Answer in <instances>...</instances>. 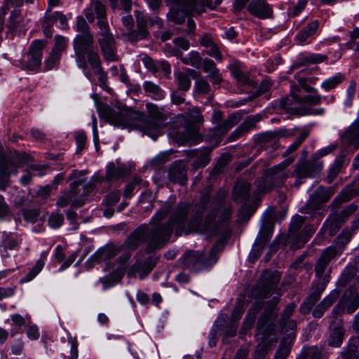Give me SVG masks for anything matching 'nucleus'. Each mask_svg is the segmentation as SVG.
Masks as SVG:
<instances>
[{
	"instance_id": "33",
	"label": "nucleus",
	"mask_w": 359,
	"mask_h": 359,
	"mask_svg": "<svg viewBox=\"0 0 359 359\" xmlns=\"http://www.w3.org/2000/svg\"><path fill=\"white\" fill-rule=\"evenodd\" d=\"M88 64L90 65L93 73L98 76L100 86L104 89L108 90V88L106 86L107 76L101 67L100 58H97V60H95V62H90Z\"/></svg>"
},
{
	"instance_id": "6",
	"label": "nucleus",
	"mask_w": 359,
	"mask_h": 359,
	"mask_svg": "<svg viewBox=\"0 0 359 359\" xmlns=\"http://www.w3.org/2000/svg\"><path fill=\"white\" fill-rule=\"evenodd\" d=\"M93 43L94 39L91 33L79 34L74 40L76 62L79 67L84 70L87 69L88 63L93 62L100 57Z\"/></svg>"
},
{
	"instance_id": "3",
	"label": "nucleus",
	"mask_w": 359,
	"mask_h": 359,
	"mask_svg": "<svg viewBox=\"0 0 359 359\" xmlns=\"http://www.w3.org/2000/svg\"><path fill=\"white\" fill-rule=\"evenodd\" d=\"M214 211L215 212V224L216 228L197 232H209L218 233L223 232V238L218 240L212 247L209 255L206 257L202 251L187 252L182 258V264L184 268H191L196 271L208 269L212 267L219 259V254L223 251L225 241L230 236L231 231L229 228V221L232 215V206L230 204L225 205L222 209L220 205H217L210 198L207 209L203 214L205 218L208 213ZM194 231L193 233H195ZM191 232L190 233H191Z\"/></svg>"
},
{
	"instance_id": "30",
	"label": "nucleus",
	"mask_w": 359,
	"mask_h": 359,
	"mask_svg": "<svg viewBox=\"0 0 359 359\" xmlns=\"http://www.w3.org/2000/svg\"><path fill=\"white\" fill-rule=\"evenodd\" d=\"M260 309V306L256 303L248 311L247 316L245 318L242 327L241 329V334H246L247 332L252 327L256 316Z\"/></svg>"
},
{
	"instance_id": "40",
	"label": "nucleus",
	"mask_w": 359,
	"mask_h": 359,
	"mask_svg": "<svg viewBox=\"0 0 359 359\" xmlns=\"http://www.w3.org/2000/svg\"><path fill=\"white\" fill-rule=\"evenodd\" d=\"M344 79V75H343L341 73H338L337 74L333 76L332 77H330L325 80L323 82L321 86L325 90L328 91L331 89L334 88L336 86L340 84Z\"/></svg>"
},
{
	"instance_id": "42",
	"label": "nucleus",
	"mask_w": 359,
	"mask_h": 359,
	"mask_svg": "<svg viewBox=\"0 0 359 359\" xmlns=\"http://www.w3.org/2000/svg\"><path fill=\"white\" fill-rule=\"evenodd\" d=\"M178 88L182 91H187L191 87V79L188 74L179 72L176 74Z\"/></svg>"
},
{
	"instance_id": "1",
	"label": "nucleus",
	"mask_w": 359,
	"mask_h": 359,
	"mask_svg": "<svg viewBox=\"0 0 359 359\" xmlns=\"http://www.w3.org/2000/svg\"><path fill=\"white\" fill-rule=\"evenodd\" d=\"M209 202L210 195L203 194L194 204L180 203L171 212L168 222L161 224L170 211L168 205H163L149 222L152 229L147 224L140 225L128 236L120 248H109L103 254L105 257H114L122 249L134 250L144 242L147 244L146 251L151 252L163 248L170 241L174 229L177 236L182 233L189 234L194 231L214 229L217 226L215 224V212L212 211L205 218L203 217Z\"/></svg>"
},
{
	"instance_id": "57",
	"label": "nucleus",
	"mask_w": 359,
	"mask_h": 359,
	"mask_svg": "<svg viewBox=\"0 0 359 359\" xmlns=\"http://www.w3.org/2000/svg\"><path fill=\"white\" fill-rule=\"evenodd\" d=\"M189 58H190V65L195 68H200L201 66H203V60L200 56V54L198 52L196 51H191L189 53Z\"/></svg>"
},
{
	"instance_id": "62",
	"label": "nucleus",
	"mask_w": 359,
	"mask_h": 359,
	"mask_svg": "<svg viewBox=\"0 0 359 359\" xmlns=\"http://www.w3.org/2000/svg\"><path fill=\"white\" fill-rule=\"evenodd\" d=\"M86 135L83 132H79L76 135V142L77 144V151L81 152L85 147L86 143Z\"/></svg>"
},
{
	"instance_id": "5",
	"label": "nucleus",
	"mask_w": 359,
	"mask_h": 359,
	"mask_svg": "<svg viewBox=\"0 0 359 359\" xmlns=\"http://www.w3.org/2000/svg\"><path fill=\"white\" fill-rule=\"evenodd\" d=\"M171 6L168 17L175 24H182L186 16L196 13L201 14L205 6L211 7V0H165Z\"/></svg>"
},
{
	"instance_id": "63",
	"label": "nucleus",
	"mask_w": 359,
	"mask_h": 359,
	"mask_svg": "<svg viewBox=\"0 0 359 359\" xmlns=\"http://www.w3.org/2000/svg\"><path fill=\"white\" fill-rule=\"evenodd\" d=\"M304 220H305L304 217H302L300 215H297L296 217H294L290 224L291 232H292L293 231H298L301 228L302 224L304 223Z\"/></svg>"
},
{
	"instance_id": "44",
	"label": "nucleus",
	"mask_w": 359,
	"mask_h": 359,
	"mask_svg": "<svg viewBox=\"0 0 359 359\" xmlns=\"http://www.w3.org/2000/svg\"><path fill=\"white\" fill-rule=\"evenodd\" d=\"M291 349L290 343L282 341L276 352L274 359H286Z\"/></svg>"
},
{
	"instance_id": "61",
	"label": "nucleus",
	"mask_w": 359,
	"mask_h": 359,
	"mask_svg": "<svg viewBox=\"0 0 359 359\" xmlns=\"http://www.w3.org/2000/svg\"><path fill=\"white\" fill-rule=\"evenodd\" d=\"M328 264L324 259L319 257L315 266V272L318 277H321L323 275Z\"/></svg>"
},
{
	"instance_id": "20",
	"label": "nucleus",
	"mask_w": 359,
	"mask_h": 359,
	"mask_svg": "<svg viewBox=\"0 0 359 359\" xmlns=\"http://www.w3.org/2000/svg\"><path fill=\"white\" fill-rule=\"evenodd\" d=\"M137 22V29L129 33V38L132 41H138L145 39L148 35L147 17L139 11H135Z\"/></svg>"
},
{
	"instance_id": "64",
	"label": "nucleus",
	"mask_w": 359,
	"mask_h": 359,
	"mask_svg": "<svg viewBox=\"0 0 359 359\" xmlns=\"http://www.w3.org/2000/svg\"><path fill=\"white\" fill-rule=\"evenodd\" d=\"M230 156L228 154H222L219 158L215 170L217 172H220L222 169L224 168L230 161Z\"/></svg>"
},
{
	"instance_id": "31",
	"label": "nucleus",
	"mask_w": 359,
	"mask_h": 359,
	"mask_svg": "<svg viewBox=\"0 0 359 359\" xmlns=\"http://www.w3.org/2000/svg\"><path fill=\"white\" fill-rule=\"evenodd\" d=\"M189 72L193 78L197 79L195 83L196 91L201 95L208 94L211 89L209 83L201 76L199 72L194 69H189Z\"/></svg>"
},
{
	"instance_id": "24",
	"label": "nucleus",
	"mask_w": 359,
	"mask_h": 359,
	"mask_svg": "<svg viewBox=\"0 0 359 359\" xmlns=\"http://www.w3.org/2000/svg\"><path fill=\"white\" fill-rule=\"evenodd\" d=\"M169 180L172 183L184 184L187 181V170L181 162H174L168 170Z\"/></svg>"
},
{
	"instance_id": "25",
	"label": "nucleus",
	"mask_w": 359,
	"mask_h": 359,
	"mask_svg": "<svg viewBox=\"0 0 359 359\" xmlns=\"http://www.w3.org/2000/svg\"><path fill=\"white\" fill-rule=\"evenodd\" d=\"M313 93L314 94L313 95H308L304 97H302L294 92L292 91V96L297 104L299 105V107L296 109L297 114H299V112L301 111V109L304 106L311 108L313 106L320 104L321 96L317 93V91Z\"/></svg>"
},
{
	"instance_id": "11",
	"label": "nucleus",
	"mask_w": 359,
	"mask_h": 359,
	"mask_svg": "<svg viewBox=\"0 0 359 359\" xmlns=\"http://www.w3.org/2000/svg\"><path fill=\"white\" fill-rule=\"evenodd\" d=\"M100 35L98 43L104 60L108 62L117 61L118 57L116 55V43L109 27L100 30Z\"/></svg>"
},
{
	"instance_id": "29",
	"label": "nucleus",
	"mask_w": 359,
	"mask_h": 359,
	"mask_svg": "<svg viewBox=\"0 0 359 359\" xmlns=\"http://www.w3.org/2000/svg\"><path fill=\"white\" fill-rule=\"evenodd\" d=\"M331 327L332 329L328 344L330 346L338 347L342 343L345 330L341 323H332Z\"/></svg>"
},
{
	"instance_id": "26",
	"label": "nucleus",
	"mask_w": 359,
	"mask_h": 359,
	"mask_svg": "<svg viewBox=\"0 0 359 359\" xmlns=\"http://www.w3.org/2000/svg\"><path fill=\"white\" fill-rule=\"evenodd\" d=\"M250 184L245 181L238 182L233 189V196L238 203L247 202L250 198Z\"/></svg>"
},
{
	"instance_id": "21",
	"label": "nucleus",
	"mask_w": 359,
	"mask_h": 359,
	"mask_svg": "<svg viewBox=\"0 0 359 359\" xmlns=\"http://www.w3.org/2000/svg\"><path fill=\"white\" fill-rule=\"evenodd\" d=\"M202 67L203 72L207 74V77L210 79L213 86H219L221 84L223 81L222 76L212 60L209 58L204 59Z\"/></svg>"
},
{
	"instance_id": "34",
	"label": "nucleus",
	"mask_w": 359,
	"mask_h": 359,
	"mask_svg": "<svg viewBox=\"0 0 359 359\" xmlns=\"http://www.w3.org/2000/svg\"><path fill=\"white\" fill-rule=\"evenodd\" d=\"M46 252H43L41 253L40 259L36 261L34 267L21 280L22 283L29 282L36 277V276L42 270L44 266V260L46 258Z\"/></svg>"
},
{
	"instance_id": "39",
	"label": "nucleus",
	"mask_w": 359,
	"mask_h": 359,
	"mask_svg": "<svg viewBox=\"0 0 359 359\" xmlns=\"http://www.w3.org/2000/svg\"><path fill=\"white\" fill-rule=\"evenodd\" d=\"M323 359L320 349L317 346L304 348L297 359Z\"/></svg>"
},
{
	"instance_id": "58",
	"label": "nucleus",
	"mask_w": 359,
	"mask_h": 359,
	"mask_svg": "<svg viewBox=\"0 0 359 359\" xmlns=\"http://www.w3.org/2000/svg\"><path fill=\"white\" fill-rule=\"evenodd\" d=\"M22 16L20 13V11L14 10L11 15V20L9 27L10 29H15L21 22Z\"/></svg>"
},
{
	"instance_id": "10",
	"label": "nucleus",
	"mask_w": 359,
	"mask_h": 359,
	"mask_svg": "<svg viewBox=\"0 0 359 359\" xmlns=\"http://www.w3.org/2000/svg\"><path fill=\"white\" fill-rule=\"evenodd\" d=\"M83 13L90 23L97 20V26L100 30L109 28V25L106 20L107 13L105 6L97 0H92L89 6L84 11Z\"/></svg>"
},
{
	"instance_id": "7",
	"label": "nucleus",
	"mask_w": 359,
	"mask_h": 359,
	"mask_svg": "<svg viewBox=\"0 0 359 359\" xmlns=\"http://www.w3.org/2000/svg\"><path fill=\"white\" fill-rule=\"evenodd\" d=\"M292 161L293 159L287 158L269 170L263 179L258 182L257 188L259 193H266L275 187L282 185L290 176V173L287 170V168Z\"/></svg>"
},
{
	"instance_id": "59",
	"label": "nucleus",
	"mask_w": 359,
	"mask_h": 359,
	"mask_svg": "<svg viewBox=\"0 0 359 359\" xmlns=\"http://www.w3.org/2000/svg\"><path fill=\"white\" fill-rule=\"evenodd\" d=\"M11 348L13 354L21 355L24 349V342L22 339H15L12 342Z\"/></svg>"
},
{
	"instance_id": "16",
	"label": "nucleus",
	"mask_w": 359,
	"mask_h": 359,
	"mask_svg": "<svg viewBox=\"0 0 359 359\" xmlns=\"http://www.w3.org/2000/svg\"><path fill=\"white\" fill-rule=\"evenodd\" d=\"M294 308V304L291 303L288 304L285 308L279 320V324L282 331L292 339L295 337V331L297 327V322L294 320L291 319Z\"/></svg>"
},
{
	"instance_id": "13",
	"label": "nucleus",
	"mask_w": 359,
	"mask_h": 359,
	"mask_svg": "<svg viewBox=\"0 0 359 359\" xmlns=\"http://www.w3.org/2000/svg\"><path fill=\"white\" fill-rule=\"evenodd\" d=\"M43 47L44 43L41 40L32 41L27 53V60L26 63L22 65V69L30 71L36 70L41 64Z\"/></svg>"
},
{
	"instance_id": "8",
	"label": "nucleus",
	"mask_w": 359,
	"mask_h": 359,
	"mask_svg": "<svg viewBox=\"0 0 359 359\" xmlns=\"http://www.w3.org/2000/svg\"><path fill=\"white\" fill-rule=\"evenodd\" d=\"M334 187H319L310 196L306 203L301 209V212L309 215H316L320 211L323 205L334 195Z\"/></svg>"
},
{
	"instance_id": "9",
	"label": "nucleus",
	"mask_w": 359,
	"mask_h": 359,
	"mask_svg": "<svg viewBox=\"0 0 359 359\" xmlns=\"http://www.w3.org/2000/svg\"><path fill=\"white\" fill-rule=\"evenodd\" d=\"M344 306L346 307L348 313H353L358 309L359 306V286H351L346 290L340 302L334 307L332 315L337 316L342 313Z\"/></svg>"
},
{
	"instance_id": "50",
	"label": "nucleus",
	"mask_w": 359,
	"mask_h": 359,
	"mask_svg": "<svg viewBox=\"0 0 359 359\" xmlns=\"http://www.w3.org/2000/svg\"><path fill=\"white\" fill-rule=\"evenodd\" d=\"M76 30L79 32V34L90 33V27L83 16H77Z\"/></svg>"
},
{
	"instance_id": "38",
	"label": "nucleus",
	"mask_w": 359,
	"mask_h": 359,
	"mask_svg": "<svg viewBox=\"0 0 359 359\" xmlns=\"http://www.w3.org/2000/svg\"><path fill=\"white\" fill-rule=\"evenodd\" d=\"M20 243L17 236L11 233L4 232L2 236V245L6 249L13 250Z\"/></svg>"
},
{
	"instance_id": "45",
	"label": "nucleus",
	"mask_w": 359,
	"mask_h": 359,
	"mask_svg": "<svg viewBox=\"0 0 359 359\" xmlns=\"http://www.w3.org/2000/svg\"><path fill=\"white\" fill-rule=\"evenodd\" d=\"M309 136V131L304 130L301 132L298 138L294 141L293 144L290 145L287 150L285 151V153L287 154H290L293 153L294 151H296L301 144L306 140V138Z\"/></svg>"
},
{
	"instance_id": "17",
	"label": "nucleus",
	"mask_w": 359,
	"mask_h": 359,
	"mask_svg": "<svg viewBox=\"0 0 359 359\" xmlns=\"http://www.w3.org/2000/svg\"><path fill=\"white\" fill-rule=\"evenodd\" d=\"M229 69L231 76L240 86L254 85L253 80L249 76L248 73L244 70L243 64L240 61L233 60L229 64Z\"/></svg>"
},
{
	"instance_id": "36",
	"label": "nucleus",
	"mask_w": 359,
	"mask_h": 359,
	"mask_svg": "<svg viewBox=\"0 0 359 359\" xmlns=\"http://www.w3.org/2000/svg\"><path fill=\"white\" fill-rule=\"evenodd\" d=\"M344 163V158L343 156H339L337 158L332 165L330 167L328 171V174L326 177V182L328 184L332 183L334 180L337 177V176L340 172L343 165Z\"/></svg>"
},
{
	"instance_id": "32",
	"label": "nucleus",
	"mask_w": 359,
	"mask_h": 359,
	"mask_svg": "<svg viewBox=\"0 0 359 359\" xmlns=\"http://www.w3.org/2000/svg\"><path fill=\"white\" fill-rule=\"evenodd\" d=\"M210 149L206 148L202 151H190L188 155L189 156L197 157L196 161L194 162L196 167H205L210 161Z\"/></svg>"
},
{
	"instance_id": "53",
	"label": "nucleus",
	"mask_w": 359,
	"mask_h": 359,
	"mask_svg": "<svg viewBox=\"0 0 359 359\" xmlns=\"http://www.w3.org/2000/svg\"><path fill=\"white\" fill-rule=\"evenodd\" d=\"M64 221V217L60 213H53L48 219V224L50 227L56 229L60 227Z\"/></svg>"
},
{
	"instance_id": "15",
	"label": "nucleus",
	"mask_w": 359,
	"mask_h": 359,
	"mask_svg": "<svg viewBox=\"0 0 359 359\" xmlns=\"http://www.w3.org/2000/svg\"><path fill=\"white\" fill-rule=\"evenodd\" d=\"M351 239L348 232H342L337 238L336 242L327 248L321 254L320 258L330 264V261L343 252L345 245Z\"/></svg>"
},
{
	"instance_id": "14",
	"label": "nucleus",
	"mask_w": 359,
	"mask_h": 359,
	"mask_svg": "<svg viewBox=\"0 0 359 359\" xmlns=\"http://www.w3.org/2000/svg\"><path fill=\"white\" fill-rule=\"evenodd\" d=\"M79 181L70 184V190L63 193L58 198L56 205L60 208H65L69 204L74 208L81 207L85 203V199L83 196L76 197L79 194Z\"/></svg>"
},
{
	"instance_id": "37",
	"label": "nucleus",
	"mask_w": 359,
	"mask_h": 359,
	"mask_svg": "<svg viewBox=\"0 0 359 359\" xmlns=\"http://www.w3.org/2000/svg\"><path fill=\"white\" fill-rule=\"evenodd\" d=\"M358 267L353 265L347 266L341 275V281L346 284L353 279L357 280V275H359Z\"/></svg>"
},
{
	"instance_id": "23",
	"label": "nucleus",
	"mask_w": 359,
	"mask_h": 359,
	"mask_svg": "<svg viewBox=\"0 0 359 359\" xmlns=\"http://www.w3.org/2000/svg\"><path fill=\"white\" fill-rule=\"evenodd\" d=\"M319 27L317 20L313 21L302 29L295 36V41L297 45L309 44L311 41V37L316 33Z\"/></svg>"
},
{
	"instance_id": "49",
	"label": "nucleus",
	"mask_w": 359,
	"mask_h": 359,
	"mask_svg": "<svg viewBox=\"0 0 359 359\" xmlns=\"http://www.w3.org/2000/svg\"><path fill=\"white\" fill-rule=\"evenodd\" d=\"M351 198V194L346 190L342 191L339 196H337L332 202L330 207L335 208L341 203L346 202Z\"/></svg>"
},
{
	"instance_id": "27",
	"label": "nucleus",
	"mask_w": 359,
	"mask_h": 359,
	"mask_svg": "<svg viewBox=\"0 0 359 359\" xmlns=\"http://www.w3.org/2000/svg\"><path fill=\"white\" fill-rule=\"evenodd\" d=\"M18 168L20 166L18 165L13 156L11 157L4 156L0 159V175L1 176L8 177L11 174L16 175Z\"/></svg>"
},
{
	"instance_id": "60",
	"label": "nucleus",
	"mask_w": 359,
	"mask_h": 359,
	"mask_svg": "<svg viewBox=\"0 0 359 359\" xmlns=\"http://www.w3.org/2000/svg\"><path fill=\"white\" fill-rule=\"evenodd\" d=\"M11 318L13 323V325H15L16 327H18L19 329H20L22 326H23L26 324L27 319H28V320L30 319L29 316H27L26 317H23L18 313H15V314L11 315Z\"/></svg>"
},
{
	"instance_id": "43",
	"label": "nucleus",
	"mask_w": 359,
	"mask_h": 359,
	"mask_svg": "<svg viewBox=\"0 0 359 359\" xmlns=\"http://www.w3.org/2000/svg\"><path fill=\"white\" fill-rule=\"evenodd\" d=\"M240 121V116L236 114H231L227 119L223 121L219 126V129L223 132H227Z\"/></svg>"
},
{
	"instance_id": "22",
	"label": "nucleus",
	"mask_w": 359,
	"mask_h": 359,
	"mask_svg": "<svg viewBox=\"0 0 359 359\" xmlns=\"http://www.w3.org/2000/svg\"><path fill=\"white\" fill-rule=\"evenodd\" d=\"M261 116L256 115L248 117L229 136V139L233 141L255 128L256 124L260 121Z\"/></svg>"
},
{
	"instance_id": "28",
	"label": "nucleus",
	"mask_w": 359,
	"mask_h": 359,
	"mask_svg": "<svg viewBox=\"0 0 359 359\" xmlns=\"http://www.w3.org/2000/svg\"><path fill=\"white\" fill-rule=\"evenodd\" d=\"M338 297L339 293L337 291H332L314 308L313 310V317L316 318H321L325 311L337 300Z\"/></svg>"
},
{
	"instance_id": "48",
	"label": "nucleus",
	"mask_w": 359,
	"mask_h": 359,
	"mask_svg": "<svg viewBox=\"0 0 359 359\" xmlns=\"http://www.w3.org/2000/svg\"><path fill=\"white\" fill-rule=\"evenodd\" d=\"M67 48V39L62 36H56L55 37V45L52 50V52L58 53L61 55L62 51Z\"/></svg>"
},
{
	"instance_id": "41",
	"label": "nucleus",
	"mask_w": 359,
	"mask_h": 359,
	"mask_svg": "<svg viewBox=\"0 0 359 359\" xmlns=\"http://www.w3.org/2000/svg\"><path fill=\"white\" fill-rule=\"evenodd\" d=\"M185 117L187 118L189 122L194 123H201L203 121L201 110L196 107L189 108L185 112Z\"/></svg>"
},
{
	"instance_id": "2",
	"label": "nucleus",
	"mask_w": 359,
	"mask_h": 359,
	"mask_svg": "<svg viewBox=\"0 0 359 359\" xmlns=\"http://www.w3.org/2000/svg\"><path fill=\"white\" fill-rule=\"evenodd\" d=\"M281 273L275 271L270 272L265 271L262 274L257 284L252 289V294L257 298H268L272 294L277 296L267 302L265 312L262 314L257 323V339L261 341L256 346L254 352V359H264L269 346L271 343L276 342V337L268 339L271 332L273 330V325L269 321L273 320L277 314V305L279 302V297L281 295L278 285L280 283Z\"/></svg>"
},
{
	"instance_id": "54",
	"label": "nucleus",
	"mask_w": 359,
	"mask_h": 359,
	"mask_svg": "<svg viewBox=\"0 0 359 359\" xmlns=\"http://www.w3.org/2000/svg\"><path fill=\"white\" fill-rule=\"evenodd\" d=\"M245 304L243 302L238 303L234 307L231 313V320L233 323L238 322L245 311Z\"/></svg>"
},
{
	"instance_id": "35",
	"label": "nucleus",
	"mask_w": 359,
	"mask_h": 359,
	"mask_svg": "<svg viewBox=\"0 0 359 359\" xmlns=\"http://www.w3.org/2000/svg\"><path fill=\"white\" fill-rule=\"evenodd\" d=\"M144 90L154 100H161L165 97L164 92L158 86L151 81H145L143 84Z\"/></svg>"
},
{
	"instance_id": "18",
	"label": "nucleus",
	"mask_w": 359,
	"mask_h": 359,
	"mask_svg": "<svg viewBox=\"0 0 359 359\" xmlns=\"http://www.w3.org/2000/svg\"><path fill=\"white\" fill-rule=\"evenodd\" d=\"M247 9L251 15L259 19L269 18L273 13L271 6L264 0H252L248 4Z\"/></svg>"
},
{
	"instance_id": "4",
	"label": "nucleus",
	"mask_w": 359,
	"mask_h": 359,
	"mask_svg": "<svg viewBox=\"0 0 359 359\" xmlns=\"http://www.w3.org/2000/svg\"><path fill=\"white\" fill-rule=\"evenodd\" d=\"M146 109L148 117L139 111L123 116L121 113L109 110L107 118L111 124L139 130L155 140L162 135L167 118L162 109L154 104L147 103Z\"/></svg>"
},
{
	"instance_id": "46",
	"label": "nucleus",
	"mask_w": 359,
	"mask_h": 359,
	"mask_svg": "<svg viewBox=\"0 0 359 359\" xmlns=\"http://www.w3.org/2000/svg\"><path fill=\"white\" fill-rule=\"evenodd\" d=\"M327 58L326 55L312 53L304 57L303 60L304 63L313 65L322 63L326 61Z\"/></svg>"
},
{
	"instance_id": "19",
	"label": "nucleus",
	"mask_w": 359,
	"mask_h": 359,
	"mask_svg": "<svg viewBox=\"0 0 359 359\" xmlns=\"http://www.w3.org/2000/svg\"><path fill=\"white\" fill-rule=\"evenodd\" d=\"M325 289V284L324 283L318 282L313 285L311 293L300 306V311L302 313L306 314L310 312L314 304L320 299Z\"/></svg>"
},
{
	"instance_id": "47",
	"label": "nucleus",
	"mask_w": 359,
	"mask_h": 359,
	"mask_svg": "<svg viewBox=\"0 0 359 359\" xmlns=\"http://www.w3.org/2000/svg\"><path fill=\"white\" fill-rule=\"evenodd\" d=\"M122 171L118 168H116L114 163L109 164L107 168L106 179L107 180H112L121 177Z\"/></svg>"
},
{
	"instance_id": "52",
	"label": "nucleus",
	"mask_w": 359,
	"mask_h": 359,
	"mask_svg": "<svg viewBox=\"0 0 359 359\" xmlns=\"http://www.w3.org/2000/svg\"><path fill=\"white\" fill-rule=\"evenodd\" d=\"M60 56L61 55H58V53H55L51 51L48 57L45 60V69L46 70L53 69L56 66Z\"/></svg>"
},
{
	"instance_id": "12",
	"label": "nucleus",
	"mask_w": 359,
	"mask_h": 359,
	"mask_svg": "<svg viewBox=\"0 0 359 359\" xmlns=\"http://www.w3.org/2000/svg\"><path fill=\"white\" fill-rule=\"evenodd\" d=\"M322 169V164L315 161H303L297 163L292 173L296 177L294 186L298 188L302 184V180L313 177Z\"/></svg>"
},
{
	"instance_id": "51",
	"label": "nucleus",
	"mask_w": 359,
	"mask_h": 359,
	"mask_svg": "<svg viewBox=\"0 0 359 359\" xmlns=\"http://www.w3.org/2000/svg\"><path fill=\"white\" fill-rule=\"evenodd\" d=\"M357 208L358 206L355 204L348 205L339 214V215L337 216V219L341 222H344L350 215H351L356 211Z\"/></svg>"
},
{
	"instance_id": "56",
	"label": "nucleus",
	"mask_w": 359,
	"mask_h": 359,
	"mask_svg": "<svg viewBox=\"0 0 359 359\" xmlns=\"http://www.w3.org/2000/svg\"><path fill=\"white\" fill-rule=\"evenodd\" d=\"M13 156L16 159V163H18V165L20 166V168L22 167L25 163L32 161V156L25 152H15Z\"/></svg>"
},
{
	"instance_id": "55",
	"label": "nucleus",
	"mask_w": 359,
	"mask_h": 359,
	"mask_svg": "<svg viewBox=\"0 0 359 359\" xmlns=\"http://www.w3.org/2000/svg\"><path fill=\"white\" fill-rule=\"evenodd\" d=\"M206 53L214 58H215L218 61L222 60V55L221 51L219 50L217 43L215 42L211 46H208L206 48Z\"/></svg>"
}]
</instances>
